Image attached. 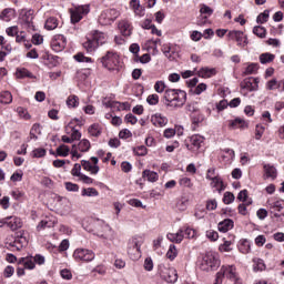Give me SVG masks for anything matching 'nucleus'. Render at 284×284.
<instances>
[{
	"instance_id": "1",
	"label": "nucleus",
	"mask_w": 284,
	"mask_h": 284,
	"mask_svg": "<svg viewBox=\"0 0 284 284\" xmlns=\"http://www.w3.org/2000/svg\"><path fill=\"white\" fill-rule=\"evenodd\" d=\"M214 284H243L234 265L222 266L216 273Z\"/></svg>"
},
{
	"instance_id": "2",
	"label": "nucleus",
	"mask_w": 284,
	"mask_h": 284,
	"mask_svg": "<svg viewBox=\"0 0 284 284\" xmlns=\"http://www.w3.org/2000/svg\"><path fill=\"white\" fill-rule=\"evenodd\" d=\"M164 99L171 108H183L187 101V93L179 89H166L164 91Z\"/></svg>"
},
{
	"instance_id": "3",
	"label": "nucleus",
	"mask_w": 284,
	"mask_h": 284,
	"mask_svg": "<svg viewBox=\"0 0 284 284\" xmlns=\"http://www.w3.org/2000/svg\"><path fill=\"white\" fill-rule=\"evenodd\" d=\"M91 232L105 241H114V231L110 225L101 220L93 222V229H91Z\"/></svg>"
},
{
	"instance_id": "4",
	"label": "nucleus",
	"mask_w": 284,
	"mask_h": 284,
	"mask_svg": "<svg viewBox=\"0 0 284 284\" xmlns=\"http://www.w3.org/2000/svg\"><path fill=\"white\" fill-rule=\"evenodd\" d=\"M221 265V260H219V255L213 252L206 253L201 262H200V270L203 272H212L216 270Z\"/></svg>"
},
{
	"instance_id": "5",
	"label": "nucleus",
	"mask_w": 284,
	"mask_h": 284,
	"mask_svg": "<svg viewBox=\"0 0 284 284\" xmlns=\"http://www.w3.org/2000/svg\"><path fill=\"white\" fill-rule=\"evenodd\" d=\"M119 17H121V12H119V10L106 9L101 12V14L99 17V23L101 26H112V23H114V21H116V19H119Z\"/></svg>"
},
{
	"instance_id": "6",
	"label": "nucleus",
	"mask_w": 284,
	"mask_h": 284,
	"mask_svg": "<svg viewBox=\"0 0 284 284\" xmlns=\"http://www.w3.org/2000/svg\"><path fill=\"white\" fill-rule=\"evenodd\" d=\"M143 245V237L135 236L129 241L128 254L132 258H141V246Z\"/></svg>"
},
{
	"instance_id": "7",
	"label": "nucleus",
	"mask_w": 284,
	"mask_h": 284,
	"mask_svg": "<svg viewBox=\"0 0 284 284\" xmlns=\"http://www.w3.org/2000/svg\"><path fill=\"white\" fill-rule=\"evenodd\" d=\"M160 276L165 283H176L179 281V273L174 267H160Z\"/></svg>"
},
{
	"instance_id": "8",
	"label": "nucleus",
	"mask_w": 284,
	"mask_h": 284,
	"mask_svg": "<svg viewBox=\"0 0 284 284\" xmlns=\"http://www.w3.org/2000/svg\"><path fill=\"white\" fill-rule=\"evenodd\" d=\"M101 63L104 65V68L114 70V68H119L121 60L119 59V54L106 52V54L101 58Z\"/></svg>"
},
{
	"instance_id": "9",
	"label": "nucleus",
	"mask_w": 284,
	"mask_h": 284,
	"mask_svg": "<svg viewBox=\"0 0 284 284\" xmlns=\"http://www.w3.org/2000/svg\"><path fill=\"white\" fill-rule=\"evenodd\" d=\"M90 150V141L83 139L79 142V144H73L71 149L72 159L79 161L81 159V154L79 152H88Z\"/></svg>"
},
{
	"instance_id": "10",
	"label": "nucleus",
	"mask_w": 284,
	"mask_h": 284,
	"mask_svg": "<svg viewBox=\"0 0 284 284\" xmlns=\"http://www.w3.org/2000/svg\"><path fill=\"white\" fill-rule=\"evenodd\" d=\"M71 22L79 23L90 12V6L84 4L71 10Z\"/></svg>"
},
{
	"instance_id": "11",
	"label": "nucleus",
	"mask_w": 284,
	"mask_h": 284,
	"mask_svg": "<svg viewBox=\"0 0 284 284\" xmlns=\"http://www.w3.org/2000/svg\"><path fill=\"white\" fill-rule=\"evenodd\" d=\"M73 258H75V261L88 263L94 261V252L87 248H77L73 253Z\"/></svg>"
},
{
	"instance_id": "12",
	"label": "nucleus",
	"mask_w": 284,
	"mask_h": 284,
	"mask_svg": "<svg viewBox=\"0 0 284 284\" xmlns=\"http://www.w3.org/2000/svg\"><path fill=\"white\" fill-rule=\"evenodd\" d=\"M91 162L82 160L81 161V166L83 168V170H85L87 172H90L91 174H99V165H98L99 158L92 156Z\"/></svg>"
},
{
	"instance_id": "13",
	"label": "nucleus",
	"mask_w": 284,
	"mask_h": 284,
	"mask_svg": "<svg viewBox=\"0 0 284 284\" xmlns=\"http://www.w3.org/2000/svg\"><path fill=\"white\" fill-rule=\"evenodd\" d=\"M67 40L63 34H57L51 40V48L54 52H62L65 49Z\"/></svg>"
},
{
	"instance_id": "14",
	"label": "nucleus",
	"mask_w": 284,
	"mask_h": 284,
	"mask_svg": "<svg viewBox=\"0 0 284 284\" xmlns=\"http://www.w3.org/2000/svg\"><path fill=\"white\" fill-rule=\"evenodd\" d=\"M227 37L232 41H236L237 45H240L241 48H245V45L247 44V37L245 36V33H243V31H230Z\"/></svg>"
},
{
	"instance_id": "15",
	"label": "nucleus",
	"mask_w": 284,
	"mask_h": 284,
	"mask_svg": "<svg viewBox=\"0 0 284 284\" xmlns=\"http://www.w3.org/2000/svg\"><path fill=\"white\" fill-rule=\"evenodd\" d=\"M258 82L257 78H246L241 82V88L247 92H254L258 90Z\"/></svg>"
},
{
	"instance_id": "16",
	"label": "nucleus",
	"mask_w": 284,
	"mask_h": 284,
	"mask_svg": "<svg viewBox=\"0 0 284 284\" xmlns=\"http://www.w3.org/2000/svg\"><path fill=\"white\" fill-rule=\"evenodd\" d=\"M151 123L154 128H165L168 125V118L161 113L151 115Z\"/></svg>"
},
{
	"instance_id": "17",
	"label": "nucleus",
	"mask_w": 284,
	"mask_h": 284,
	"mask_svg": "<svg viewBox=\"0 0 284 284\" xmlns=\"http://www.w3.org/2000/svg\"><path fill=\"white\" fill-rule=\"evenodd\" d=\"M79 120H72L65 128L67 134H71L72 141H79L81 139V132L74 128V123H78Z\"/></svg>"
},
{
	"instance_id": "18",
	"label": "nucleus",
	"mask_w": 284,
	"mask_h": 284,
	"mask_svg": "<svg viewBox=\"0 0 284 284\" xmlns=\"http://www.w3.org/2000/svg\"><path fill=\"white\" fill-rule=\"evenodd\" d=\"M190 141H191V146L187 145V148L194 152L201 149V145H203L205 138H203V135L195 134L190 138Z\"/></svg>"
},
{
	"instance_id": "19",
	"label": "nucleus",
	"mask_w": 284,
	"mask_h": 284,
	"mask_svg": "<svg viewBox=\"0 0 284 284\" xmlns=\"http://www.w3.org/2000/svg\"><path fill=\"white\" fill-rule=\"evenodd\" d=\"M57 225V217H44L37 226L38 232L41 230H48L50 227H54Z\"/></svg>"
},
{
	"instance_id": "20",
	"label": "nucleus",
	"mask_w": 284,
	"mask_h": 284,
	"mask_svg": "<svg viewBox=\"0 0 284 284\" xmlns=\"http://www.w3.org/2000/svg\"><path fill=\"white\" fill-rule=\"evenodd\" d=\"M118 28L123 37H130V34H132V24H130L128 20H121Z\"/></svg>"
},
{
	"instance_id": "21",
	"label": "nucleus",
	"mask_w": 284,
	"mask_h": 284,
	"mask_svg": "<svg viewBox=\"0 0 284 284\" xmlns=\"http://www.w3.org/2000/svg\"><path fill=\"white\" fill-rule=\"evenodd\" d=\"M60 214H62V216H65V214H70V212H72V203L70 202V200L62 197L60 199Z\"/></svg>"
},
{
	"instance_id": "22",
	"label": "nucleus",
	"mask_w": 284,
	"mask_h": 284,
	"mask_svg": "<svg viewBox=\"0 0 284 284\" xmlns=\"http://www.w3.org/2000/svg\"><path fill=\"white\" fill-rule=\"evenodd\" d=\"M18 265H23L24 270H34L37 266L33 256L21 257L18 260Z\"/></svg>"
},
{
	"instance_id": "23",
	"label": "nucleus",
	"mask_w": 284,
	"mask_h": 284,
	"mask_svg": "<svg viewBox=\"0 0 284 284\" xmlns=\"http://www.w3.org/2000/svg\"><path fill=\"white\" fill-rule=\"evenodd\" d=\"M277 175L278 172L276 171V168L274 165L264 164V179H271V181H274Z\"/></svg>"
},
{
	"instance_id": "24",
	"label": "nucleus",
	"mask_w": 284,
	"mask_h": 284,
	"mask_svg": "<svg viewBox=\"0 0 284 284\" xmlns=\"http://www.w3.org/2000/svg\"><path fill=\"white\" fill-rule=\"evenodd\" d=\"M229 128H231V130H245V128H247V122H245V120L241 118H237L235 120L230 121Z\"/></svg>"
},
{
	"instance_id": "25",
	"label": "nucleus",
	"mask_w": 284,
	"mask_h": 284,
	"mask_svg": "<svg viewBox=\"0 0 284 284\" xmlns=\"http://www.w3.org/2000/svg\"><path fill=\"white\" fill-rule=\"evenodd\" d=\"M187 205H190V197L187 195H182L180 199H178L175 207L180 212H185V210H187Z\"/></svg>"
},
{
	"instance_id": "26",
	"label": "nucleus",
	"mask_w": 284,
	"mask_h": 284,
	"mask_svg": "<svg viewBox=\"0 0 284 284\" xmlns=\"http://www.w3.org/2000/svg\"><path fill=\"white\" fill-rule=\"evenodd\" d=\"M23 225V222L19 217L9 216L8 227L12 230L13 232L21 229Z\"/></svg>"
},
{
	"instance_id": "27",
	"label": "nucleus",
	"mask_w": 284,
	"mask_h": 284,
	"mask_svg": "<svg viewBox=\"0 0 284 284\" xmlns=\"http://www.w3.org/2000/svg\"><path fill=\"white\" fill-rule=\"evenodd\" d=\"M223 244L219 246L220 252H232V245L234 243V236H229V239H223Z\"/></svg>"
},
{
	"instance_id": "28",
	"label": "nucleus",
	"mask_w": 284,
	"mask_h": 284,
	"mask_svg": "<svg viewBox=\"0 0 284 284\" xmlns=\"http://www.w3.org/2000/svg\"><path fill=\"white\" fill-rule=\"evenodd\" d=\"M16 11L12 8H7L0 13L1 21H12L14 19Z\"/></svg>"
},
{
	"instance_id": "29",
	"label": "nucleus",
	"mask_w": 284,
	"mask_h": 284,
	"mask_svg": "<svg viewBox=\"0 0 284 284\" xmlns=\"http://www.w3.org/2000/svg\"><path fill=\"white\" fill-rule=\"evenodd\" d=\"M234 227V222L230 219H226L217 224L219 232H230Z\"/></svg>"
},
{
	"instance_id": "30",
	"label": "nucleus",
	"mask_w": 284,
	"mask_h": 284,
	"mask_svg": "<svg viewBox=\"0 0 284 284\" xmlns=\"http://www.w3.org/2000/svg\"><path fill=\"white\" fill-rule=\"evenodd\" d=\"M267 205L268 207H271V210H275V212H281V210H283L284 207V201L270 199L267 201Z\"/></svg>"
},
{
	"instance_id": "31",
	"label": "nucleus",
	"mask_w": 284,
	"mask_h": 284,
	"mask_svg": "<svg viewBox=\"0 0 284 284\" xmlns=\"http://www.w3.org/2000/svg\"><path fill=\"white\" fill-rule=\"evenodd\" d=\"M166 237L171 243H181L185 239V235L183 234V230H180L178 233H169Z\"/></svg>"
},
{
	"instance_id": "32",
	"label": "nucleus",
	"mask_w": 284,
	"mask_h": 284,
	"mask_svg": "<svg viewBox=\"0 0 284 284\" xmlns=\"http://www.w3.org/2000/svg\"><path fill=\"white\" fill-rule=\"evenodd\" d=\"M143 179H148L150 183H156L159 181V173L150 170H144L142 173Z\"/></svg>"
},
{
	"instance_id": "33",
	"label": "nucleus",
	"mask_w": 284,
	"mask_h": 284,
	"mask_svg": "<svg viewBox=\"0 0 284 284\" xmlns=\"http://www.w3.org/2000/svg\"><path fill=\"white\" fill-rule=\"evenodd\" d=\"M83 48L87 50V52H94L97 48H99V44L97 43V40L92 37V39H88L83 43Z\"/></svg>"
},
{
	"instance_id": "34",
	"label": "nucleus",
	"mask_w": 284,
	"mask_h": 284,
	"mask_svg": "<svg viewBox=\"0 0 284 284\" xmlns=\"http://www.w3.org/2000/svg\"><path fill=\"white\" fill-rule=\"evenodd\" d=\"M93 39L98 43V47L103 45V43H108V36L103 32L95 31L93 33Z\"/></svg>"
},
{
	"instance_id": "35",
	"label": "nucleus",
	"mask_w": 284,
	"mask_h": 284,
	"mask_svg": "<svg viewBox=\"0 0 284 284\" xmlns=\"http://www.w3.org/2000/svg\"><path fill=\"white\" fill-rule=\"evenodd\" d=\"M211 185L217 190V192L222 193L225 190V184H223V180L217 175L216 178L211 179Z\"/></svg>"
},
{
	"instance_id": "36",
	"label": "nucleus",
	"mask_w": 284,
	"mask_h": 284,
	"mask_svg": "<svg viewBox=\"0 0 284 284\" xmlns=\"http://www.w3.org/2000/svg\"><path fill=\"white\" fill-rule=\"evenodd\" d=\"M239 250L242 254H250L252 250V245L250 244V241L241 240L239 244Z\"/></svg>"
},
{
	"instance_id": "37",
	"label": "nucleus",
	"mask_w": 284,
	"mask_h": 284,
	"mask_svg": "<svg viewBox=\"0 0 284 284\" xmlns=\"http://www.w3.org/2000/svg\"><path fill=\"white\" fill-rule=\"evenodd\" d=\"M197 74L199 77H202V79H210V77H214V74H216V69L202 68Z\"/></svg>"
},
{
	"instance_id": "38",
	"label": "nucleus",
	"mask_w": 284,
	"mask_h": 284,
	"mask_svg": "<svg viewBox=\"0 0 284 284\" xmlns=\"http://www.w3.org/2000/svg\"><path fill=\"white\" fill-rule=\"evenodd\" d=\"M17 79H34V75L28 69H18L16 72Z\"/></svg>"
},
{
	"instance_id": "39",
	"label": "nucleus",
	"mask_w": 284,
	"mask_h": 284,
	"mask_svg": "<svg viewBox=\"0 0 284 284\" xmlns=\"http://www.w3.org/2000/svg\"><path fill=\"white\" fill-rule=\"evenodd\" d=\"M44 28L47 30H57V28H59V20H57V18L47 19Z\"/></svg>"
},
{
	"instance_id": "40",
	"label": "nucleus",
	"mask_w": 284,
	"mask_h": 284,
	"mask_svg": "<svg viewBox=\"0 0 284 284\" xmlns=\"http://www.w3.org/2000/svg\"><path fill=\"white\" fill-rule=\"evenodd\" d=\"M41 135V124H33L30 130V139H34L37 141Z\"/></svg>"
},
{
	"instance_id": "41",
	"label": "nucleus",
	"mask_w": 284,
	"mask_h": 284,
	"mask_svg": "<svg viewBox=\"0 0 284 284\" xmlns=\"http://www.w3.org/2000/svg\"><path fill=\"white\" fill-rule=\"evenodd\" d=\"M12 102V93L4 91L0 93V103L8 105Z\"/></svg>"
},
{
	"instance_id": "42",
	"label": "nucleus",
	"mask_w": 284,
	"mask_h": 284,
	"mask_svg": "<svg viewBox=\"0 0 284 284\" xmlns=\"http://www.w3.org/2000/svg\"><path fill=\"white\" fill-rule=\"evenodd\" d=\"M256 72H258V63H250L245 68L243 74L247 77L250 74H256Z\"/></svg>"
},
{
	"instance_id": "43",
	"label": "nucleus",
	"mask_w": 284,
	"mask_h": 284,
	"mask_svg": "<svg viewBox=\"0 0 284 284\" xmlns=\"http://www.w3.org/2000/svg\"><path fill=\"white\" fill-rule=\"evenodd\" d=\"M253 34H255L260 39H265L267 30L264 27L257 26L253 28Z\"/></svg>"
},
{
	"instance_id": "44",
	"label": "nucleus",
	"mask_w": 284,
	"mask_h": 284,
	"mask_svg": "<svg viewBox=\"0 0 284 284\" xmlns=\"http://www.w3.org/2000/svg\"><path fill=\"white\" fill-rule=\"evenodd\" d=\"M89 134H91V136H101V125L94 123L91 126H89Z\"/></svg>"
},
{
	"instance_id": "45",
	"label": "nucleus",
	"mask_w": 284,
	"mask_h": 284,
	"mask_svg": "<svg viewBox=\"0 0 284 284\" xmlns=\"http://www.w3.org/2000/svg\"><path fill=\"white\" fill-rule=\"evenodd\" d=\"M57 154L58 156H69L70 154V146L65 144H61L57 148Z\"/></svg>"
},
{
	"instance_id": "46",
	"label": "nucleus",
	"mask_w": 284,
	"mask_h": 284,
	"mask_svg": "<svg viewBox=\"0 0 284 284\" xmlns=\"http://www.w3.org/2000/svg\"><path fill=\"white\" fill-rule=\"evenodd\" d=\"M178 255H179V251H176V246L170 245V247L166 252V258H169L170 261H174Z\"/></svg>"
},
{
	"instance_id": "47",
	"label": "nucleus",
	"mask_w": 284,
	"mask_h": 284,
	"mask_svg": "<svg viewBox=\"0 0 284 284\" xmlns=\"http://www.w3.org/2000/svg\"><path fill=\"white\" fill-rule=\"evenodd\" d=\"M274 59H275V55L272 53H262L260 55V63H263V64L272 63V61H274Z\"/></svg>"
},
{
	"instance_id": "48",
	"label": "nucleus",
	"mask_w": 284,
	"mask_h": 284,
	"mask_svg": "<svg viewBox=\"0 0 284 284\" xmlns=\"http://www.w3.org/2000/svg\"><path fill=\"white\" fill-rule=\"evenodd\" d=\"M281 89V81L272 79L266 83V90H278Z\"/></svg>"
},
{
	"instance_id": "49",
	"label": "nucleus",
	"mask_w": 284,
	"mask_h": 284,
	"mask_svg": "<svg viewBox=\"0 0 284 284\" xmlns=\"http://www.w3.org/2000/svg\"><path fill=\"white\" fill-rule=\"evenodd\" d=\"M73 59H75V61H78V63H91L92 62V58H88L85 57L83 53H78L73 57Z\"/></svg>"
},
{
	"instance_id": "50",
	"label": "nucleus",
	"mask_w": 284,
	"mask_h": 284,
	"mask_svg": "<svg viewBox=\"0 0 284 284\" xmlns=\"http://www.w3.org/2000/svg\"><path fill=\"white\" fill-rule=\"evenodd\" d=\"M267 19H270V10H264L262 13L257 16V23H267Z\"/></svg>"
},
{
	"instance_id": "51",
	"label": "nucleus",
	"mask_w": 284,
	"mask_h": 284,
	"mask_svg": "<svg viewBox=\"0 0 284 284\" xmlns=\"http://www.w3.org/2000/svg\"><path fill=\"white\" fill-rule=\"evenodd\" d=\"M68 108H77L79 105V98L77 95H70L67 99Z\"/></svg>"
},
{
	"instance_id": "52",
	"label": "nucleus",
	"mask_w": 284,
	"mask_h": 284,
	"mask_svg": "<svg viewBox=\"0 0 284 284\" xmlns=\"http://www.w3.org/2000/svg\"><path fill=\"white\" fill-rule=\"evenodd\" d=\"M82 196H99V191L94 187L83 189Z\"/></svg>"
},
{
	"instance_id": "53",
	"label": "nucleus",
	"mask_w": 284,
	"mask_h": 284,
	"mask_svg": "<svg viewBox=\"0 0 284 284\" xmlns=\"http://www.w3.org/2000/svg\"><path fill=\"white\" fill-rule=\"evenodd\" d=\"M236 197L234 196V193H232V192H225L224 193V196H223V203L225 204V205H230V203H234V200H235Z\"/></svg>"
},
{
	"instance_id": "54",
	"label": "nucleus",
	"mask_w": 284,
	"mask_h": 284,
	"mask_svg": "<svg viewBox=\"0 0 284 284\" xmlns=\"http://www.w3.org/2000/svg\"><path fill=\"white\" fill-rule=\"evenodd\" d=\"M179 185H181V187H193V183L192 180L190 178H182L179 180Z\"/></svg>"
},
{
	"instance_id": "55",
	"label": "nucleus",
	"mask_w": 284,
	"mask_h": 284,
	"mask_svg": "<svg viewBox=\"0 0 284 284\" xmlns=\"http://www.w3.org/2000/svg\"><path fill=\"white\" fill-rule=\"evenodd\" d=\"M265 133V126L257 124L255 128V139L256 141H260V139L263 136Z\"/></svg>"
},
{
	"instance_id": "56",
	"label": "nucleus",
	"mask_w": 284,
	"mask_h": 284,
	"mask_svg": "<svg viewBox=\"0 0 284 284\" xmlns=\"http://www.w3.org/2000/svg\"><path fill=\"white\" fill-rule=\"evenodd\" d=\"M45 149H36L32 151L31 156L33 159H42V156H45Z\"/></svg>"
},
{
	"instance_id": "57",
	"label": "nucleus",
	"mask_w": 284,
	"mask_h": 284,
	"mask_svg": "<svg viewBox=\"0 0 284 284\" xmlns=\"http://www.w3.org/2000/svg\"><path fill=\"white\" fill-rule=\"evenodd\" d=\"M154 90L159 94H163V92H165V82H163V81L155 82Z\"/></svg>"
},
{
	"instance_id": "58",
	"label": "nucleus",
	"mask_w": 284,
	"mask_h": 284,
	"mask_svg": "<svg viewBox=\"0 0 284 284\" xmlns=\"http://www.w3.org/2000/svg\"><path fill=\"white\" fill-rule=\"evenodd\" d=\"M6 33L8 34V37H17L19 34V27H9L7 28Z\"/></svg>"
},
{
	"instance_id": "59",
	"label": "nucleus",
	"mask_w": 284,
	"mask_h": 284,
	"mask_svg": "<svg viewBox=\"0 0 284 284\" xmlns=\"http://www.w3.org/2000/svg\"><path fill=\"white\" fill-rule=\"evenodd\" d=\"M183 234H184L185 239H194L196 236V231L194 229L186 227L183 231Z\"/></svg>"
},
{
	"instance_id": "60",
	"label": "nucleus",
	"mask_w": 284,
	"mask_h": 284,
	"mask_svg": "<svg viewBox=\"0 0 284 284\" xmlns=\"http://www.w3.org/2000/svg\"><path fill=\"white\" fill-rule=\"evenodd\" d=\"M81 166L82 165L79 163L74 164L73 169L71 170L72 176H78V179H79L83 174V173H81Z\"/></svg>"
},
{
	"instance_id": "61",
	"label": "nucleus",
	"mask_w": 284,
	"mask_h": 284,
	"mask_svg": "<svg viewBox=\"0 0 284 284\" xmlns=\"http://www.w3.org/2000/svg\"><path fill=\"white\" fill-rule=\"evenodd\" d=\"M134 153L138 156H145V154H148V148H145L144 145L138 146L134 149Z\"/></svg>"
},
{
	"instance_id": "62",
	"label": "nucleus",
	"mask_w": 284,
	"mask_h": 284,
	"mask_svg": "<svg viewBox=\"0 0 284 284\" xmlns=\"http://www.w3.org/2000/svg\"><path fill=\"white\" fill-rule=\"evenodd\" d=\"M14 275V268L10 265H8L3 271L4 278H11V276Z\"/></svg>"
},
{
	"instance_id": "63",
	"label": "nucleus",
	"mask_w": 284,
	"mask_h": 284,
	"mask_svg": "<svg viewBox=\"0 0 284 284\" xmlns=\"http://www.w3.org/2000/svg\"><path fill=\"white\" fill-rule=\"evenodd\" d=\"M146 101L150 105H156L159 103V95L158 94H151L146 98Z\"/></svg>"
},
{
	"instance_id": "64",
	"label": "nucleus",
	"mask_w": 284,
	"mask_h": 284,
	"mask_svg": "<svg viewBox=\"0 0 284 284\" xmlns=\"http://www.w3.org/2000/svg\"><path fill=\"white\" fill-rule=\"evenodd\" d=\"M206 236L210 239V241H219V232L216 231H206Z\"/></svg>"
}]
</instances>
